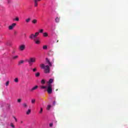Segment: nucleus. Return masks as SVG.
<instances>
[{
    "label": "nucleus",
    "instance_id": "393cba45",
    "mask_svg": "<svg viewBox=\"0 0 128 128\" xmlns=\"http://www.w3.org/2000/svg\"><path fill=\"white\" fill-rule=\"evenodd\" d=\"M8 29L10 30H13L14 29V27L12 25L10 26H8Z\"/></svg>",
    "mask_w": 128,
    "mask_h": 128
},
{
    "label": "nucleus",
    "instance_id": "4be33fe9",
    "mask_svg": "<svg viewBox=\"0 0 128 128\" xmlns=\"http://www.w3.org/2000/svg\"><path fill=\"white\" fill-rule=\"evenodd\" d=\"M40 34V32H36L35 33V34H34V36H35V38H36V36H38Z\"/></svg>",
    "mask_w": 128,
    "mask_h": 128
},
{
    "label": "nucleus",
    "instance_id": "0eeeda50",
    "mask_svg": "<svg viewBox=\"0 0 128 128\" xmlns=\"http://www.w3.org/2000/svg\"><path fill=\"white\" fill-rule=\"evenodd\" d=\"M36 38V36H34V34H32L30 36H29V38L30 40H34V38Z\"/></svg>",
    "mask_w": 128,
    "mask_h": 128
},
{
    "label": "nucleus",
    "instance_id": "a19ab883",
    "mask_svg": "<svg viewBox=\"0 0 128 128\" xmlns=\"http://www.w3.org/2000/svg\"><path fill=\"white\" fill-rule=\"evenodd\" d=\"M14 120H16V116H14Z\"/></svg>",
    "mask_w": 128,
    "mask_h": 128
},
{
    "label": "nucleus",
    "instance_id": "c85d7f7f",
    "mask_svg": "<svg viewBox=\"0 0 128 128\" xmlns=\"http://www.w3.org/2000/svg\"><path fill=\"white\" fill-rule=\"evenodd\" d=\"M40 88L41 89H42V88L46 89V86H40Z\"/></svg>",
    "mask_w": 128,
    "mask_h": 128
},
{
    "label": "nucleus",
    "instance_id": "ddd939ff",
    "mask_svg": "<svg viewBox=\"0 0 128 128\" xmlns=\"http://www.w3.org/2000/svg\"><path fill=\"white\" fill-rule=\"evenodd\" d=\"M30 112H32V110L28 109V111L26 112V114H27V116H28V114H30Z\"/></svg>",
    "mask_w": 128,
    "mask_h": 128
},
{
    "label": "nucleus",
    "instance_id": "1a4fd4ad",
    "mask_svg": "<svg viewBox=\"0 0 128 128\" xmlns=\"http://www.w3.org/2000/svg\"><path fill=\"white\" fill-rule=\"evenodd\" d=\"M24 60H21L18 62V66H20V64H24Z\"/></svg>",
    "mask_w": 128,
    "mask_h": 128
},
{
    "label": "nucleus",
    "instance_id": "e433bc0d",
    "mask_svg": "<svg viewBox=\"0 0 128 128\" xmlns=\"http://www.w3.org/2000/svg\"><path fill=\"white\" fill-rule=\"evenodd\" d=\"M12 0H7L8 4H10V2Z\"/></svg>",
    "mask_w": 128,
    "mask_h": 128
},
{
    "label": "nucleus",
    "instance_id": "f3484780",
    "mask_svg": "<svg viewBox=\"0 0 128 128\" xmlns=\"http://www.w3.org/2000/svg\"><path fill=\"white\" fill-rule=\"evenodd\" d=\"M14 21L20 22V18L18 17H16L13 20Z\"/></svg>",
    "mask_w": 128,
    "mask_h": 128
},
{
    "label": "nucleus",
    "instance_id": "20e7f679",
    "mask_svg": "<svg viewBox=\"0 0 128 128\" xmlns=\"http://www.w3.org/2000/svg\"><path fill=\"white\" fill-rule=\"evenodd\" d=\"M18 50L20 52H24V50H26V45L22 44L19 46H18Z\"/></svg>",
    "mask_w": 128,
    "mask_h": 128
},
{
    "label": "nucleus",
    "instance_id": "58836bf2",
    "mask_svg": "<svg viewBox=\"0 0 128 128\" xmlns=\"http://www.w3.org/2000/svg\"><path fill=\"white\" fill-rule=\"evenodd\" d=\"M53 106H56V101L53 102Z\"/></svg>",
    "mask_w": 128,
    "mask_h": 128
},
{
    "label": "nucleus",
    "instance_id": "f704fd0d",
    "mask_svg": "<svg viewBox=\"0 0 128 128\" xmlns=\"http://www.w3.org/2000/svg\"><path fill=\"white\" fill-rule=\"evenodd\" d=\"M11 26L14 28V26H16V24L13 23Z\"/></svg>",
    "mask_w": 128,
    "mask_h": 128
},
{
    "label": "nucleus",
    "instance_id": "412c9836",
    "mask_svg": "<svg viewBox=\"0 0 128 128\" xmlns=\"http://www.w3.org/2000/svg\"><path fill=\"white\" fill-rule=\"evenodd\" d=\"M40 72H36L35 74V76H36V78H38V76H40Z\"/></svg>",
    "mask_w": 128,
    "mask_h": 128
},
{
    "label": "nucleus",
    "instance_id": "ea45409f",
    "mask_svg": "<svg viewBox=\"0 0 128 128\" xmlns=\"http://www.w3.org/2000/svg\"><path fill=\"white\" fill-rule=\"evenodd\" d=\"M16 122H18V120H16V118L15 119Z\"/></svg>",
    "mask_w": 128,
    "mask_h": 128
},
{
    "label": "nucleus",
    "instance_id": "37998d69",
    "mask_svg": "<svg viewBox=\"0 0 128 128\" xmlns=\"http://www.w3.org/2000/svg\"><path fill=\"white\" fill-rule=\"evenodd\" d=\"M57 42H58V40H57Z\"/></svg>",
    "mask_w": 128,
    "mask_h": 128
},
{
    "label": "nucleus",
    "instance_id": "2eb2a0df",
    "mask_svg": "<svg viewBox=\"0 0 128 128\" xmlns=\"http://www.w3.org/2000/svg\"><path fill=\"white\" fill-rule=\"evenodd\" d=\"M16 52V48H13L12 52V54H14Z\"/></svg>",
    "mask_w": 128,
    "mask_h": 128
},
{
    "label": "nucleus",
    "instance_id": "7c9ffc66",
    "mask_svg": "<svg viewBox=\"0 0 128 128\" xmlns=\"http://www.w3.org/2000/svg\"><path fill=\"white\" fill-rule=\"evenodd\" d=\"M10 126H11V128H14V124L12 123H10Z\"/></svg>",
    "mask_w": 128,
    "mask_h": 128
},
{
    "label": "nucleus",
    "instance_id": "4468645a",
    "mask_svg": "<svg viewBox=\"0 0 128 128\" xmlns=\"http://www.w3.org/2000/svg\"><path fill=\"white\" fill-rule=\"evenodd\" d=\"M35 41V44H40V40H34Z\"/></svg>",
    "mask_w": 128,
    "mask_h": 128
},
{
    "label": "nucleus",
    "instance_id": "f8f14e48",
    "mask_svg": "<svg viewBox=\"0 0 128 128\" xmlns=\"http://www.w3.org/2000/svg\"><path fill=\"white\" fill-rule=\"evenodd\" d=\"M32 24H38V20L34 19L32 20Z\"/></svg>",
    "mask_w": 128,
    "mask_h": 128
},
{
    "label": "nucleus",
    "instance_id": "4c0bfd02",
    "mask_svg": "<svg viewBox=\"0 0 128 128\" xmlns=\"http://www.w3.org/2000/svg\"><path fill=\"white\" fill-rule=\"evenodd\" d=\"M50 128H52V123H50Z\"/></svg>",
    "mask_w": 128,
    "mask_h": 128
},
{
    "label": "nucleus",
    "instance_id": "a878e982",
    "mask_svg": "<svg viewBox=\"0 0 128 128\" xmlns=\"http://www.w3.org/2000/svg\"><path fill=\"white\" fill-rule=\"evenodd\" d=\"M43 50H48V46L46 45L44 46Z\"/></svg>",
    "mask_w": 128,
    "mask_h": 128
},
{
    "label": "nucleus",
    "instance_id": "bb28decb",
    "mask_svg": "<svg viewBox=\"0 0 128 128\" xmlns=\"http://www.w3.org/2000/svg\"><path fill=\"white\" fill-rule=\"evenodd\" d=\"M14 82H18V78H15Z\"/></svg>",
    "mask_w": 128,
    "mask_h": 128
},
{
    "label": "nucleus",
    "instance_id": "b1692460",
    "mask_svg": "<svg viewBox=\"0 0 128 128\" xmlns=\"http://www.w3.org/2000/svg\"><path fill=\"white\" fill-rule=\"evenodd\" d=\"M42 110H44L42 109V108H40V111L39 112V114H42Z\"/></svg>",
    "mask_w": 128,
    "mask_h": 128
},
{
    "label": "nucleus",
    "instance_id": "5701e85b",
    "mask_svg": "<svg viewBox=\"0 0 128 128\" xmlns=\"http://www.w3.org/2000/svg\"><path fill=\"white\" fill-rule=\"evenodd\" d=\"M41 84H46V80H41Z\"/></svg>",
    "mask_w": 128,
    "mask_h": 128
},
{
    "label": "nucleus",
    "instance_id": "f257e3e1",
    "mask_svg": "<svg viewBox=\"0 0 128 128\" xmlns=\"http://www.w3.org/2000/svg\"><path fill=\"white\" fill-rule=\"evenodd\" d=\"M40 68L44 70V72L45 74H50V66L48 65L44 66V64H40Z\"/></svg>",
    "mask_w": 128,
    "mask_h": 128
},
{
    "label": "nucleus",
    "instance_id": "c03bdc74",
    "mask_svg": "<svg viewBox=\"0 0 128 128\" xmlns=\"http://www.w3.org/2000/svg\"><path fill=\"white\" fill-rule=\"evenodd\" d=\"M24 36H26V34H24Z\"/></svg>",
    "mask_w": 128,
    "mask_h": 128
},
{
    "label": "nucleus",
    "instance_id": "7ed1b4c3",
    "mask_svg": "<svg viewBox=\"0 0 128 128\" xmlns=\"http://www.w3.org/2000/svg\"><path fill=\"white\" fill-rule=\"evenodd\" d=\"M47 92L50 94L52 92V84H48L47 86Z\"/></svg>",
    "mask_w": 128,
    "mask_h": 128
},
{
    "label": "nucleus",
    "instance_id": "dca6fc26",
    "mask_svg": "<svg viewBox=\"0 0 128 128\" xmlns=\"http://www.w3.org/2000/svg\"><path fill=\"white\" fill-rule=\"evenodd\" d=\"M18 56H12V60H18Z\"/></svg>",
    "mask_w": 128,
    "mask_h": 128
},
{
    "label": "nucleus",
    "instance_id": "6ab92c4d",
    "mask_svg": "<svg viewBox=\"0 0 128 128\" xmlns=\"http://www.w3.org/2000/svg\"><path fill=\"white\" fill-rule=\"evenodd\" d=\"M56 22H60V18L58 17L56 18L55 19Z\"/></svg>",
    "mask_w": 128,
    "mask_h": 128
},
{
    "label": "nucleus",
    "instance_id": "cd10ccee",
    "mask_svg": "<svg viewBox=\"0 0 128 128\" xmlns=\"http://www.w3.org/2000/svg\"><path fill=\"white\" fill-rule=\"evenodd\" d=\"M40 33V34H42L43 32H44V30H42V29H40V30H39V33Z\"/></svg>",
    "mask_w": 128,
    "mask_h": 128
},
{
    "label": "nucleus",
    "instance_id": "a211bd4d",
    "mask_svg": "<svg viewBox=\"0 0 128 128\" xmlns=\"http://www.w3.org/2000/svg\"><path fill=\"white\" fill-rule=\"evenodd\" d=\"M32 104H36V99H32L31 100Z\"/></svg>",
    "mask_w": 128,
    "mask_h": 128
},
{
    "label": "nucleus",
    "instance_id": "9d476101",
    "mask_svg": "<svg viewBox=\"0 0 128 128\" xmlns=\"http://www.w3.org/2000/svg\"><path fill=\"white\" fill-rule=\"evenodd\" d=\"M46 62H48V64H49L50 66H52V63H50V60H48V58H46Z\"/></svg>",
    "mask_w": 128,
    "mask_h": 128
},
{
    "label": "nucleus",
    "instance_id": "9b49d317",
    "mask_svg": "<svg viewBox=\"0 0 128 128\" xmlns=\"http://www.w3.org/2000/svg\"><path fill=\"white\" fill-rule=\"evenodd\" d=\"M25 22L26 24H28L30 22V18H27Z\"/></svg>",
    "mask_w": 128,
    "mask_h": 128
},
{
    "label": "nucleus",
    "instance_id": "473e14b6",
    "mask_svg": "<svg viewBox=\"0 0 128 128\" xmlns=\"http://www.w3.org/2000/svg\"><path fill=\"white\" fill-rule=\"evenodd\" d=\"M50 108H52V106L50 105H48L47 110H50Z\"/></svg>",
    "mask_w": 128,
    "mask_h": 128
},
{
    "label": "nucleus",
    "instance_id": "79ce46f5",
    "mask_svg": "<svg viewBox=\"0 0 128 128\" xmlns=\"http://www.w3.org/2000/svg\"><path fill=\"white\" fill-rule=\"evenodd\" d=\"M21 122V124H22V121H21V122Z\"/></svg>",
    "mask_w": 128,
    "mask_h": 128
},
{
    "label": "nucleus",
    "instance_id": "423d86ee",
    "mask_svg": "<svg viewBox=\"0 0 128 128\" xmlns=\"http://www.w3.org/2000/svg\"><path fill=\"white\" fill-rule=\"evenodd\" d=\"M38 86H36L34 87H32L30 90V92H33L34 90H38Z\"/></svg>",
    "mask_w": 128,
    "mask_h": 128
},
{
    "label": "nucleus",
    "instance_id": "2f4dec72",
    "mask_svg": "<svg viewBox=\"0 0 128 128\" xmlns=\"http://www.w3.org/2000/svg\"><path fill=\"white\" fill-rule=\"evenodd\" d=\"M8 84H10V81H7L6 83V86H8Z\"/></svg>",
    "mask_w": 128,
    "mask_h": 128
},
{
    "label": "nucleus",
    "instance_id": "c9c22d12",
    "mask_svg": "<svg viewBox=\"0 0 128 128\" xmlns=\"http://www.w3.org/2000/svg\"><path fill=\"white\" fill-rule=\"evenodd\" d=\"M18 102L20 103L22 102V99H18L17 100Z\"/></svg>",
    "mask_w": 128,
    "mask_h": 128
},
{
    "label": "nucleus",
    "instance_id": "6e6552de",
    "mask_svg": "<svg viewBox=\"0 0 128 128\" xmlns=\"http://www.w3.org/2000/svg\"><path fill=\"white\" fill-rule=\"evenodd\" d=\"M48 82V84H52L54 82V79L52 78L50 79Z\"/></svg>",
    "mask_w": 128,
    "mask_h": 128
},
{
    "label": "nucleus",
    "instance_id": "f03ea898",
    "mask_svg": "<svg viewBox=\"0 0 128 128\" xmlns=\"http://www.w3.org/2000/svg\"><path fill=\"white\" fill-rule=\"evenodd\" d=\"M36 58L33 57V58H30L29 59L26 60V62H28L30 66H32L34 62H36Z\"/></svg>",
    "mask_w": 128,
    "mask_h": 128
},
{
    "label": "nucleus",
    "instance_id": "72a5a7b5",
    "mask_svg": "<svg viewBox=\"0 0 128 128\" xmlns=\"http://www.w3.org/2000/svg\"><path fill=\"white\" fill-rule=\"evenodd\" d=\"M36 70H37L36 68H33L34 72H36Z\"/></svg>",
    "mask_w": 128,
    "mask_h": 128
},
{
    "label": "nucleus",
    "instance_id": "aec40b11",
    "mask_svg": "<svg viewBox=\"0 0 128 128\" xmlns=\"http://www.w3.org/2000/svg\"><path fill=\"white\" fill-rule=\"evenodd\" d=\"M48 34L46 32H44L43 34V36L46 38V36H48Z\"/></svg>",
    "mask_w": 128,
    "mask_h": 128
},
{
    "label": "nucleus",
    "instance_id": "c756f323",
    "mask_svg": "<svg viewBox=\"0 0 128 128\" xmlns=\"http://www.w3.org/2000/svg\"><path fill=\"white\" fill-rule=\"evenodd\" d=\"M23 106L24 108H28V104H26V103H24L23 104Z\"/></svg>",
    "mask_w": 128,
    "mask_h": 128
},
{
    "label": "nucleus",
    "instance_id": "39448f33",
    "mask_svg": "<svg viewBox=\"0 0 128 128\" xmlns=\"http://www.w3.org/2000/svg\"><path fill=\"white\" fill-rule=\"evenodd\" d=\"M40 0H33L34 6H35V8H37L38 4V2H40Z\"/></svg>",
    "mask_w": 128,
    "mask_h": 128
}]
</instances>
